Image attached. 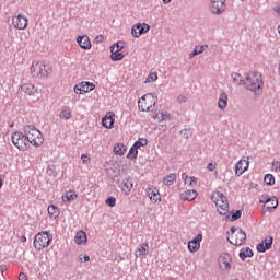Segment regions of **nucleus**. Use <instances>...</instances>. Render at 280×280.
I'll list each match as a JSON object with an SVG mask.
<instances>
[{
    "instance_id": "1",
    "label": "nucleus",
    "mask_w": 280,
    "mask_h": 280,
    "mask_svg": "<svg viewBox=\"0 0 280 280\" xmlns=\"http://www.w3.org/2000/svg\"><path fill=\"white\" fill-rule=\"evenodd\" d=\"M243 86L255 95L264 93V77L259 72H249L245 75Z\"/></svg>"
},
{
    "instance_id": "2",
    "label": "nucleus",
    "mask_w": 280,
    "mask_h": 280,
    "mask_svg": "<svg viewBox=\"0 0 280 280\" xmlns=\"http://www.w3.org/2000/svg\"><path fill=\"white\" fill-rule=\"evenodd\" d=\"M24 135H26V140L31 145H34V148H40L43 143H45V138L43 137V133L40 130L36 129L34 125H27L24 127Z\"/></svg>"
},
{
    "instance_id": "3",
    "label": "nucleus",
    "mask_w": 280,
    "mask_h": 280,
    "mask_svg": "<svg viewBox=\"0 0 280 280\" xmlns=\"http://www.w3.org/2000/svg\"><path fill=\"white\" fill-rule=\"evenodd\" d=\"M31 73L35 78L44 80V78L51 75V65L45 60L33 61L31 65Z\"/></svg>"
},
{
    "instance_id": "4",
    "label": "nucleus",
    "mask_w": 280,
    "mask_h": 280,
    "mask_svg": "<svg viewBox=\"0 0 280 280\" xmlns=\"http://www.w3.org/2000/svg\"><path fill=\"white\" fill-rule=\"evenodd\" d=\"M212 200L214 201V205L217 207L218 212L220 215H228L229 214V199L224 194L220 191H214L212 194Z\"/></svg>"
},
{
    "instance_id": "5",
    "label": "nucleus",
    "mask_w": 280,
    "mask_h": 280,
    "mask_svg": "<svg viewBox=\"0 0 280 280\" xmlns=\"http://www.w3.org/2000/svg\"><path fill=\"white\" fill-rule=\"evenodd\" d=\"M228 241L233 246H242L246 242V232L241 228H231V233L228 232Z\"/></svg>"
},
{
    "instance_id": "6",
    "label": "nucleus",
    "mask_w": 280,
    "mask_h": 280,
    "mask_svg": "<svg viewBox=\"0 0 280 280\" xmlns=\"http://www.w3.org/2000/svg\"><path fill=\"white\" fill-rule=\"evenodd\" d=\"M52 236L49 232H39L35 235L33 245L36 250H43L51 244Z\"/></svg>"
},
{
    "instance_id": "7",
    "label": "nucleus",
    "mask_w": 280,
    "mask_h": 280,
    "mask_svg": "<svg viewBox=\"0 0 280 280\" xmlns=\"http://www.w3.org/2000/svg\"><path fill=\"white\" fill-rule=\"evenodd\" d=\"M11 141L20 152H25L30 148V142L27 141V136L23 132L15 131L12 133Z\"/></svg>"
},
{
    "instance_id": "8",
    "label": "nucleus",
    "mask_w": 280,
    "mask_h": 280,
    "mask_svg": "<svg viewBox=\"0 0 280 280\" xmlns=\"http://www.w3.org/2000/svg\"><path fill=\"white\" fill-rule=\"evenodd\" d=\"M156 105V97H154V94L148 93L144 94L139 101H138V107L139 110L142 113H149L150 108L152 106Z\"/></svg>"
},
{
    "instance_id": "9",
    "label": "nucleus",
    "mask_w": 280,
    "mask_h": 280,
    "mask_svg": "<svg viewBox=\"0 0 280 280\" xmlns=\"http://www.w3.org/2000/svg\"><path fill=\"white\" fill-rule=\"evenodd\" d=\"M210 12L220 16L226 12V0H210Z\"/></svg>"
},
{
    "instance_id": "10",
    "label": "nucleus",
    "mask_w": 280,
    "mask_h": 280,
    "mask_svg": "<svg viewBox=\"0 0 280 280\" xmlns=\"http://www.w3.org/2000/svg\"><path fill=\"white\" fill-rule=\"evenodd\" d=\"M231 264H233V258L229 253H221L219 256V268L222 272H229L231 270Z\"/></svg>"
},
{
    "instance_id": "11",
    "label": "nucleus",
    "mask_w": 280,
    "mask_h": 280,
    "mask_svg": "<svg viewBox=\"0 0 280 280\" xmlns=\"http://www.w3.org/2000/svg\"><path fill=\"white\" fill-rule=\"evenodd\" d=\"M248 167H250V158L244 156L235 164V176H242L244 172H248Z\"/></svg>"
},
{
    "instance_id": "12",
    "label": "nucleus",
    "mask_w": 280,
    "mask_h": 280,
    "mask_svg": "<svg viewBox=\"0 0 280 280\" xmlns=\"http://www.w3.org/2000/svg\"><path fill=\"white\" fill-rule=\"evenodd\" d=\"M91 91H95V83H91L89 81H83L74 86V93L79 95L91 93Z\"/></svg>"
},
{
    "instance_id": "13",
    "label": "nucleus",
    "mask_w": 280,
    "mask_h": 280,
    "mask_svg": "<svg viewBox=\"0 0 280 280\" xmlns=\"http://www.w3.org/2000/svg\"><path fill=\"white\" fill-rule=\"evenodd\" d=\"M30 21L26 16L19 14L12 18V25L14 30H27Z\"/></svg>"
},
{
    "instance_id": "14",
    "label": "nucleus",
    "mask_w": 280,
    "mask_h": 280,
    "mask_svg": "<svg viewBox=\"0 0 280 280\" xmlns=\"http://www.w3.org/2000/svg\"><path fill=\"white\" fill-rule=\"evenodd\" d=\"M145 194L151 202H153L154 205H156V202H161V192L158 190L156 187L151 186L147 188Z\"/></svg>"
},
{
    "instance_id": "15",
    "label": "nucleus",
    "mask_w": 280,
    "mask_h": 280,
    "mask_svg": "<svg viewBox=\"0 0 280 280\" xmlns=\"http://www.w3.org/2000/svg\"><path fill=\"white\" fill-rule=\"evenodd\" d=\"M147 32H150V25L148 24H137L131 28V34L135 38H139L142 34H147Z\"/></svg>"
},
{
    "instance_id": "16",
    "label": "nucleus",
    "mask_w": 280,
    "mask_h": 280,
    "mask_svg": "<svg viewBox=\"0 0 280 280\" xmlns=\"http://www.w3.org/2000/svg\"><path fill=\"white\" fill-rule=\"evenodd\" d=\"M77 43L81 49H84L85 51L91 50L93 45L91 44V38L89 35H81L77 37Z\"/></svg>"
},
{
    "instance_id": "17",
    "label": "nucleus",
    "mask_w": 280,
    "mask_h": 280,
    "mask_svg": "<svg viewBox=\"0 0 280 280\" xmlns=\"http://www.w3.org/2000/svg\"><path fill=\"white\" fill-rule=\"evenodd\" d=\"M200 242H202V234H198L192 241L188 242V250L190 253H198L200 250Z\"/></svg>"
},
{
    "instance_id": "18",
    "label": "nucleus",
    "mask_w": 280,
    "mask_h": 280,
    "mask_svg": "<svg viewBox=\"0 0 280 280\" xmlns=\"http://www.w3.org/2000/svg\"><path fill=\"white\" fill-rule=\"evenodd\" d=\"M102 124L104 128H107V130L113 129V126H115V113L108 112L102 119Z\"/></svg>"
},
{
    "instance_id": "19",
    "label": "nucleus",
    "mask_w": 280,
    "mask_h": 280,
    "mask_svg": "<svg viewBox=\"0 0 280 280\" xmlns=\"http://www.w3.org/2000/svg\"><path fill=\"white\" fill-rule=\"evenodd\" d=\"M21 91L25 93L26 95H30V97H34L35 95H38V89L32 83H24L21 85Z\"/></svg>"
},
{
    "instance_id": "20",
    "label": "nucleus",
    "mask_w": 280,
    "mask_h": 280,
    "mask_svg": "<svg viewBox=\"0 0 280 280\" xmlns=\"http://www.w3.org/2000/svg\"><path fill=\"white\" fill-rule=\"evenodd\" d=\"M272 248V236H267L261 243L257 245L258 253H266Z\"/></svg>"
},
{
    "instance_id": "21",
    "label": "nucleus",
    "mask_w": 280,
    "mask_h": 280,
    "mask_svg": "<svg viewBox=\"0 0 280 280\" xmlns=\"http://www.w3.org/2000/svg\"><path fill=\"white\" fill-rule=\"evenodd\" d=\"M180 198L184 202H191L198 198V191L196 190H185L180 194Z\"/></svg>"
},
{
    "instance_id": "22",
    "label": "nucleus",
    "mask_w": 280,
    "mask_h": 280,
    "mask_svg": "<svg viewBox=\"0 0 280 280\" xmlns=\"http://www.w3.org/2000/svg\"><path fill=\"white\" fill-rule=\"evenodd\" d=\"M228 106H229V94H226V92H223L219 96L218 108L220 110H226Z\"/></svg>"
},
{
    "instance_id": "23",
    "label": "nucleus",
    "mask_w": 280,
    "mask_h": 280,
    "mask_svg": "<svg viewBox=\"0 0 280 280\" xmlns=\"http://www.w3.org/2000/svg\"><path fill=\"white\" fill-rule=\"evenodd\" d=\"M78 198V192H75V190L71 189L66 191L62 196H61V200L62 202L67 203V202H73L75 201V199Z\"/></svg>"
},
{
    "instance_id": "24",
    "label": "nucleus",
    "mask_w": 280,
    "mask_h": 280,
    "mask_svg": "<svg viewBox=\"0 0 280 280\" xmlns=\"http://www.w3.org/2000/svg\"><path fill=\"white\" fill-rule=\"evenodd\" d=\"M150 248V244L148 242L141 243L138 249L135 253L136 257H145L148 255V249Z\"/></svg>"
},
{
    "instance_id": "25",
    "label": "nucleus",
    "mask_w": 280,
    "mask_h": 280,
    "mask_svg": "<svg viewBox=\"0 0 280 280\" xmlns=\"http://www.w3.org/2000/svg\"><path fill=\"white\" fill-rule=\"evenodd\" d=\"M177 178L178 175L176 173H171L163 178L162 183L165 187H172V185L176 183Z\"/></svg>"
},
{
    "instance_id": "26",
    "label": "nucleus",
    "mask_w": 280,
    "mask_h": 280,
    "mask_svg": "<svg viewBox=\"0 0 280 280\" xmlns=\"http://www.w3.org/2000/svg\"><path fill=\"white\" fill-rule=\"evenodd\" d=\"M50 220H58L60 218V208L50 205L47 209Z\"/></svg>"
},
{
    "instance_id": "27",
    "label": "nucleus",
    "mask_w": 280,
    "mask_h": 280,
    "mask_svg": "<svg viewBox=\"0 0 280 280\" xmlns=\"http://www.w3.org/2000/svg\"><path fill=\"white\" fill-rule=\"evenodd\" d=\"M113 150H114V154H116V156H124V154H126V152H128V148L121 142L116 143L114 145Z\"/></svg>"
},
{
    "instance_id": "28",
    "label": "nucleus",
    "mask_w": 280,
    "mask_h": 280,
    "mask_svg": "<svg viewBox=\"0 0 280 280\" xmlns=\"http://www.w3.org/2000/svg\"><path fill=\"white\" fill-rule=\"evenodd\" d=\"M86 232L80 230L79 232H77L75 236H74V242L78 244V246H82V244H86Z\"/></svg>"
},
{
    "instance_id": "29",
    "label": "nucleus",
    "mask_w": 280,
    "mask_h": 280,
    "mask_svg": "<svg viewBox=\"0 0 280 280\" xmlns=\"http://www.w3.org/2000/svg\"><path fill=\"white\" fill-rule=\"evenodd\" d=\"M260 202L266 205V209L270 210V209H277V207L279 206V201L277 200V198H268L266 200L260 199Z\"/></svg>"
},
{
    "instance_id": "30",
    "label": "nucleus",
    "mask_w": 280,
    "mask_h": 280,
    "mask_svg": "<svg viewBox=\"0 0 280 280\" xmlns=\"http://www.w3.org/2000/svg\"><path fill=\"white\" fill-rule=\"evenodd\" d=\"M73 116L71 108L65 106L62 107L61 112L59 113V117L66 121H69L71 117Z\"/></svg>"
},
{
    "instance_id": "31",
    "label": "nucleus",
    "mask_w": 280,
    "mask_h": 280,
    "mask_svg": "<svg viewBox=\"0 0 280 280\" xmlns=\"http://www.w3.org/2000/svg\"><path fill=\"white\" fill-rule=\"evenodd\" d=\"M135 185L132 184V180L125 179L122 183V191L126 194V196H130V192L132 191V188Z\"/></svg>"
},
{
    "instance_id": "32",
    "label": "nucleus",
    "mask_w": 280,
    "mask_h": 280,
    "mask_svg": "<svg viewBox=\"0 0 280 280\" xmlns=\"http://www.w3.org/2000/svg\"><path fill=\"white\" fill-rule=\"evenodd\" d=\"M182 178H183L185 185H188V187H194V185H197V183H198V178L189 177L185 173L182 174Z\"/></svg>"
},
{
    "instance_id": "33",
    "label": "nucleus",
    "mask_w": 280,
    "mask_h": 280,
    "mask_svg": "<svg viewBox=\"0 0 280 280\" xmlns=\"http://www.w3.org/2000/svg\"><path fill=\"white\" fill-rule=\"evenodd\" d=\"M209 45H197L195 46L194 51L190 54V58H194L196 56H200V54H202L205 51V49H208Z\"/></svg>"
},
{
    "instance_id": "34",
    "label": "nucleus",
    "mask_w": 280,
    "mask_h": 280,
    "mask_svg": "<svg viewBox=\"0 0 280 280\" xmlns=\"http://www.w3.org/2000/svg\"><path fill=\"white\" fill-rule=\"evenodd\" d=\"M248 257H253V249H250L249 247L242 248L240 252V258L242 259V261L248 259Z\"/></svg>"
},
{
    "instance_id": "35",
    "label": "nucleus",
    "mask_w": 280,
    "mask_h": 280,
    "mask_svg": "<svg viewBox=\"0 0 280 280\" xmlns=\"http://www.w3.org/2000/svg\"><path fill=\"white\" fill-rule=\"evenodd\" d=\"M232 80L234 82V84H236L237 86H241V84H244V80L242 79V75L240 73H232Z\"/></svg>"
},
{
    "instance_id": "36",
    "label": "nucleus",
    "mask_w": 280,
    "mask_h": 280,
    "mask_svg": "<svg viewBox=\"0 0 280 280\" xmlns=\"http://www.w3.org/2000/svg\"><path fill=\"white\" fill-rule=\"evenodd\" d=\"M145 145H148V139L145 138L138 139L133 144V147L138 150L139 148H145Z\"/></svg>"
},
{
    "instance_id": "37",
    "label": "nucleus",
    "mask_w": 280,
    "mask_h": 280,
    "mask_svg": "<svg viewBox=\"0 0 280 280\" xmlns=\"http://www.w3.org/2000/svg\"><path fill=\"white\" fill-rule=\"evenodd\" d=\"M139 149L135 148V145H132L129 150V153L127 154V159H130L131 161L135 160L138 154H139Z\"/></svg>"
},
{
    "instance_id": "38",
    "label": "nucleus",
    "mask_w": 280,
    "mask_h": 280,
    "mask_svg": "<svg viewBox=\"0 0 280 280\" xmlns=\"http://www.w3.org/2000/svg\"><path fill=\"white\" fill-rule=\"evenodd\" d=\"M110 59L114 62H119V60H124V55L121 52L110 51Z\"/></svg>"
},
{
    "instance_id": "39",
    "label": "nucleus",
    "mask_w": 280,
    "mask_h": 280,
    "mask_svg": "<svg viewBox=\"0 0 280 280\" xmlns=\"http://www.w3.org/2000/svg\"><path fill=\"white\" fill-rule=\"evenodd\" d=\"M155 117L159 121H167V119H170V114L167 112H160Z\"/></svg>"
},
{
    "instance_id": "40",
    "label": "nucleus",
    "mask_w": 280,
    "mask_h": 280,
    "mask_svg": "<svg viewBox=\"0 0 280 280\" xmlns=\"http://www.w3.org/2000/svg\"><path fill=\"white\" fill-rule=\"evenodd\" d=\"M159 80V73L156 72H151L148 78L145 79V84L150 82H156Z\"/></svg>"
},
{
    "instance_id": "41",
    "label": "nucleus",
    "mask_w": 280,
    "mask_h": 280,
    "mask_svg": "<svg viewBox=\"0 0 280 280\" xmlns=\"http://www.w3.org/2000/svg\"><path fill=\"white\" fill-rule=\"evenodd\" d=\"M124 42H118L116 44H114L113 46H110V51H116L119 52L121 51V49H124Z\"/></svg>"
},
{
    "instance_id": "42",
    "label": "nucleus",
    "mask_w": 280,
    "mask_h": 280,
    "mask_svg": "<svg viewBox=\"0 0 280 280\" xmlns=\"http://www.w3.org/2000/svg\"><path fill=\"white\" fill-rule=\"evenodd\" d=\"M242 218V210H236L231 212V221L235 222V220H240Z\"/></svg>"
},
{
    "instance_id": "43",
    "label": "nucleus",
    "mask_w": 280,
    "mask_h": 280,
    "mask_svg": "<svg viewBox=\"0 0 280 280\" xmlns=\"http://www.w3.org/2000/svg\"><path fill=\"white\" fill-rule=\"evenodd\" d=\"M264 182L266 185H275V176L272 174H267Z\"/></svg>"
},
{
    "instance_id": "44",
    "label": "nucleus",
    "mask_w": 280,
    "mask_h": 280,
    "mask_svg": "<svg viewBox=\"0 0 280 280\" xmlns=\"http://www.w3.org/2000/svg\"><path fill=\"white\" fill-rule=\"evenodd\" d=\"M105 202L108 205V207H115V205H117V199L109 197Z\"/></svg>"
},
{
    "instance_id": "45",
    "label": "nucleus",
    "mask_w": 280,
    "mask_h": 280,
    "mask_svg": "<svg viewBox=\"0 0 280 280\" xmlns=\"http://www.w3.org/2000/svg\"><path fill=\"white\" fill-rule=\"evenodd\" d=\"M81 161L84 165L89 164L91 162V158H89L88 154H82L81 155Z\"/></svg>"
},
{
    "instance_id": "46",
    "label": "nucleus",
    "mask_w": 280,
    "mask_h": 280,
    "mask_svg": "<svg viewBox=\"0 0 280 280\" xmlns=\"http://www.w3.org/2000/svg\"><path fill=\"white\" fill-rule=\"evenodd\" d=\"M215 167H218V164L214 162H210L209 164H208V166H207V170L209 171V172H214V170H215Z\"/></svg>"
},
{
    "instance_id": "47",
    "label": "nucleus",
    "mask_w": 280,
    "mask_h": 280,
    "mask_svg": "<svg viewBox=\"0 0 280 280\" xmlns=\"http://www.w3.org/2000/svg\"><path fill=\"white\" fill-rule=\"evenodd\" d=\"M272 167L276 170V172H280V162L279 161H275L272 163Z\"/></svg>"
},
{
    "instance_id": "48",
    "label": "nucleus",
    "mask_w": 280,
    "mask_h": 280,
    "mask_svg": "<svg viewBox=\"0 0 280 280\" xmlns=\"http://www.w3.org/2000/svg\"><path fill=\"white\" fill-rule=\"evenodd\" d=\"M19 280H27V275H25L24 272H21L19 275Z\"/></svg>"
},
{
    "instance_id": "49",
    "label": "nucleus",
    "mask_w": 280,
    "mask_h": 280,
    "mask_svg": "<svg viewBox=\"0 0 280 280\" xmlns=\"http://www.w3.org/2000/svg\"><path fill=\"white\" fill-rule=\"evenodd\" d=\"M178 102H179V104H183V103H185L186 102V98H185V96H178Z\"/></svg>"
},
{
    "instance_id": "50",
    "label": "nucleus",
    "mask_w": 280,
    "mask_h": 280,
    "mask_svg": "<svg viewBox=\"0 0 280 280\" xmlns=\"http://www.w3.org/2000/svg\"><path fill=\"white\" fill-rule=\"evenodd\" d=\"M96 40H97V43H102V40H104V35H98L96 37Z\"/></svg>"
},
{
    "instance_id": "51",
    "label": "nucleus",
    "mask_w": 280,
    "mask_h": 280,
    "mask_svg": "<svg viewBox=\"0 0 280 280\" xmlns=\"http://www.w3.org/2000/svg\"><path fill=\"white\" fill-rule=\"evenodd\" d=\"M84 261H91V257L89 255L84 256Z\"/></svg>"
},
{
    "instance_id": "52",
    "label": "nucleus",
    "mask_w": 280,
    "mask_h": 280,
    "mask_svg": "<svg viewBox=\"0 0 280 280\" xmlns=\"http://www.w3.org/2000/svg\"><path fill=\"white\" fill-rule=\"evenodd\" d=\"M21 242H22V243L27 242V237H26V236H22V237H21Z\"/></svg>"
},
{
    "instance_id": "53",
    "label": "nucleus",
    "mask_w": 280,
    "mask_h": 280,
    "mask_svg": "<svg viewBox=\"0 0 280 280\" xmlns=\"http://www.w3.org/2000/svg\"><path fill=\"white\" fill-rule=\"evenodd\" d=\"M275 12H277V14H279V16H280V8H276Z\"/></svg>"
},
{
    "instance_id": "54",
    "label": "nucleus",
    "mask_w": 280,
    "mask_h": 280,
    "mask_svg": "<svg viewBox=\"0 0 280 280\" xmlns=\"http://www.w3.org/2000/svg\"><path fill=\"white\" fill-rule=\"evenodd\" d=\"M163 3H165V4L172 3V0H163Z\"/></svg>"
},
{
    "instance_id": "55",
    "label": "nucleus",
    "mask_w": 280,
    "mask_h": 280,
    "mask_svg": "<svg viewBox=\"0 0 280 280\" xmlns=\"http://www.w3.org/2000/svg\"><path fill=\"white\" fill-rule=\"evenodd\" d=\"M3 187V179L0 178V189Z\"/></svg>"
}]
</instances>
